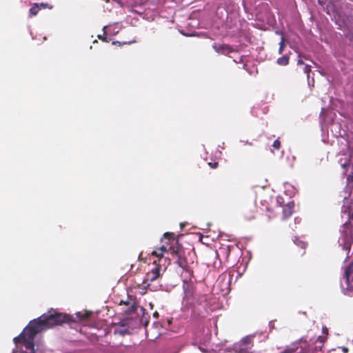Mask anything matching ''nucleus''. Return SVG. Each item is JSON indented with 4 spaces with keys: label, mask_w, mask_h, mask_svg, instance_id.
Masks as SVG:
<instances>
[{
    "label": "nucleus",
    "mask_w": 353,
    "mask_h": 353,
    "mask_svg": "<svg viewBox=\"0 0 353 353\" xmlns=\"http://www.w3.org/2000/svg\"><path fill=\"white\" fill-rule=\"evenodd\" d=\"M74 321L73 317L70 315L55 311H50L47 314H42L37 319L31 321L30 323L40 332L54 326L61 325L63 323Z\"/></svg>",
    "instance_id": "nucleus-1"
},
{
    "label": "nucleus",
    "mask_w": 353,
    "mask_h": 353,
    "mask_svg": "<svg viewBox=\"0 0 353 353\" xmlns=\"http://www.w3.org/2000/svg\"><path fill=\"white\" fill-rule=\"evenodd\" d=\"M325 341L324 336H318L316 339H310V341L301 338L286 346L281 353H314L322 350Z\"/></svg>",
    "instance_id": "nucleus-2"
},
{
    "label": "nucleus",
    "mask_w": 353,
    "mask_h": 353,
    "mask_svg": "<svg viewBox=\"0 0 353 353\" xmlns=\"http://www.w3.org/2000/svg\"><path fill=\"white\" fill-rule=\"evenodd\" d=\"M39 332L30 323L23 330L19 336L14 339V343L23 346L25 350L22 353H35L34 341Z\"/></svg>",
    "instance_id": "nucleus-3"
},
{
    "label": "nucleus",
    "mask_w": 353,
    "mask_h": 353,
    "mask_svg": "<svg viewBox=\"0 0 353 353\" xmlns=\"http://www.w3.org/2000/svg\"><path fill=\"white\" fill-rule=\"evenodd\" d=\"M161 241L163 245L152 251L151 254L152 256L163 258L165 252H170V254H172L173 250L176 249L177 245H179L177 239L175 238V234L172 232H165L161 239Z\"/></svg>",
    "instance_id": "nucleus-4"
},
{
    "label": "nucleus",
    "mask_w": 353,
    "mask_h": 353,
    "mask_svg": "<svg viewBox=\"0 0 353 353\" xmlns=\"http://www.w3.org/2000/svg\"><path fill=\"white\" fill-rule=\"evenodd\" d=\"M157 259L154 260L150 270L146 273L145 277L143 282V288L150 286V282L154 281L160 278L165 271V268L161 264L163 258L157 257Z\"/></svg>",
    "instance_id": "nucleus-5"
},
{
    "label": "nucleus",
    "mask_w": 353,
    "mask_h": 353,
    "mask_svg": "<svg viewBox=\"0 0 353 353\" xmlns=\"http://www.w3.org/2000/svg\"><path fill=\"white\" fill-rule=\"evenodd\" d=\"M172 257L175 263L183 270H187L188 267V261L185 256V251L181 245H177L176 249L172 252Z\"/></svg>",
    "instance_id": "nucleus-6"
},
{
    "label": "nucleus",
    "mask_w": 353,
    "mask_h": 353,
    "mask_svg": "<svg viewBox=\"0 0 353 353\" xmlns=\"http://www.w3.org/2000/svg\"><path fill=\"white\" fill-rule=\"evenodd\" d=\"M254 335H249L244 337L240 341L233 345V349L237 353H246L252 346L253 338Z\"/></svg>",
    "instance_id": "nucleus-7"
},
{
    "label": "nucleus",
    "mask_w": 353,
    "mask_h": 353,
    "mask_svg": "<svg viewBox=\"0 0 353 353\" xmlns=\"http://www.w3.org/2000/svg\"><path fill=\"white\" fill-rule=\"evenodd\" d=\"M119 305H125L128 306V308L124 310L123 312L127 314H130L136 311L137 310V304L135 301L129 297L126 301H121Z\"/></svg>",
    "instance_id": "nucleus-8"
},
{
    "label": "nucleus",
    "mask_w": 353,
    "mask_h": 353,
    "mask_svg": "<svg viewBox=\"0 0 353 353\" xmlns=\"http://www.w3.org/2000/svg\"><path fill=\"white\" fill-rule=\"evenodd\" d=\"M212 47L216 52L223 54H227L233 52L232 48L228 44L214 43Z\"/></svg>",
    "instance_id": "nucleus-9"
},
{
    "label": "nucleus",
    "mask_w": 353,
    "mask_h": 353,
    "mask_svg": "<svg viewBox=\"0 0 353 353\" xmlns=\"http://www.w3.org/2000/svg\"><path fill=\"white\" fill-rule=\"evenodd\" d=\"M294 203H289L287 205H284L283 208V219H285L290 216L293 213Z\"/></svg>",
    "instance_id": "nucleus-10"
},
{
    "label": "nucleus",
    "mask_w": 353,
    "mask_h": 353,
    "mask_svg": "<svg viewBox=\"0 0 353 353\" xmlns=\"http://www.w3.org/2000/svg\"><path fill=\"white\" fill-rule=\"evenodd\" d=\"M39 10V3H34L33 6L30 8L29 10V17H32L36 15H37Z\"/></svg>",
    "instance_id": "nucleus-11"
},
{
    "label": "nucleus",
    "mask_w": 353,
    "mask_h": 353,
    "mask_svg": "<svg viewBox=\"0 0 353 353\" xmlns=\"http://www.w3.org/2000/svg\"><path fill=\"white\" fill-rule=\"evenodd\" d=\"M278 64L281 65H286L289 63V57L284 55L277 59Z\"/></svg>",
    "instance_id": "nucleus-12"
},
{
    "label": "nucleus",
    "mask_w": 353,
    "mask_h": 353,
    "mask_svg": "<svg viewBox=\"0 0 353 353\" xmlns=\"http://www.w3.org/2000/svg\"><path fill=\"white\" fill-rule=\"evenodd\" d=\"M91 314L90 312H85L83 313L78 312L77 313V315L80 321L85 320L89 318L90 315Z\"/></svg>",
    "instance_id": "nucleus-13"
},
{
    "label": "nucleus",
    "mask_w": 353,
    "mask_h": 353,
    "mask_svg": "<svg viewBox=\"0 0 353 353\" xmlns=\"http://www.w3.org/2000/svg\"><path fill=\"white\" fill-rule=\"evenodd\" d=\"M272 146L276 150H279L281 148V142L279 139H276L274 141Z\"/></svg>",
    "instance_id": "nucleus-14"
},
{
    "label": "nucleus",
    "mask_w": 353,
    "mask_h": 353,
    "mask_svg": "<svg viewBox=\"0 0 353 353\" xmlns=\"http://www.w3.org/2000/svg\"><path fill=\"white\" fill-rule=\"evenodd\" d=\"M284 47H285V43H284V39L282 38L281 39V41L279 43V52L281 54L282 53L283 49H284Z\"/></svg>",
    "instance_id": "nucleus-15"
},
{
    "label": "nucleus",
    "mask_w": 353,
    "mask_h": 353,
    "mask_svg": "<svg viewBox=\"0 0 353 353\" xmlns=\"http://www.w3.org/2000/svg\"><path fill=\"white\" fill-rule=\"evenodd\" d=\"M322 334H323V335L321 336H324L325 338V341H326L327 336L328 335V329L326 327H323Z\"/></svg>",
    "instance_id": "nucleus-16"
},
{
    "label": "nucleus",
    "mask_w": 353,
    "mask_h": 353,
    "mask_svg": "<svg viewBox=\"0 0 353 353\" xmlns=\"http://www.w3.org/2000/svg\"><path fill=\"white\" fill-rule=\"evenodd\" d=\"M208 165L210 166L211 168H216L219 163L218 162H210L208 163Z\"/></svg>",
    "instance_id": "nucleus-17"
},
{
    "label": "nucleus",
    "mask_w": 353,
    "mask_h": 353,
    "mask_svg": "<svg viewBox=\"0 0 353 353\" xmlns=\"http://www.w3.org/2000/svg\"><path fill=\"white\" fill-rule=\"evenodd\" d=\"M39 10H41L42 8L44 9V8H48V4L45 3H39Z\"/></svg>",
    "instance_id": "nucleus-18"
},
{
    "label": "nucleus",
    "mask_w": 353,
    "mask_h": 353,
    "mask_svg": "<svg viewBox=\"0 0 353 353\" xmlns=\"http://www.w3.org/2000/svg\"><path fill=\"white\" fill-rule=\"evenodd\" d=\"M348 180L353 182V172L350 175H349Z\"/></svg>",
    "instance_id": "nucleus-19"
},
{
    "label": "nucleus",
    "mask_w": 353,
    "mask_h": 353,
    "mask_svg": "<svg viewBox=\"0 0 353 353\" xmlns=\"http://www.w3.org/2000/svg\"><path fill=\"white\" fill-rule=\"evenodd\" d=\"M159 314L158 312L156 311L153 313V316L155 317L156 319H157L159 317Z\"/></svg>",
    "instance_id": "nucleus-20"
},
{
    "label": "nucleus",
    "mask_w": 353,
    "mask_h": 353,
    "mask_svg": "<svg viewBox=\"0 0 353 353\" xmlns=\"http://www.w3.org/2000/svg\"><path fill=\"white\" fill-rule=\"evenodd\" d=\"M99 38L100 39H101L102 41H106V42L108 41V40H107L106 37H103L99 36Z\"/></svg>",
    "instance_id": "nucleus-21"
},
{
    "label": "nucleus",
    "mask_w": 353,
    "mask_h": 353,
    "mask_svg": "<svg viewBox=\"0 0 353 353\" xmlns=\"http://www.w3.org/2000/svg\"><path fill=\"white\" fill-rule=\"evenodd\" d=\"M348 165H349V163H345L342 164V166H343V168H345V167H347V166H348Z\"/></svg>",
    "instance_id": "nucleus-22"
},
{
    "label": "nucleus",
    "mask_w": 353,
    "mask_h": 353,
    "mask_svg": "<svg viewBox=\"0 0 353 353\" xmlns=\"http://www.w3.org/2000/svg\"><path fill=\"white\" fill-rule=\"evenodd\" d=\"M343 351L344 352H348V349H347V347H343Z\"/></svg>",
    "instance_id": "nucleus-23"
},
{
    "label": "nucleus",
    "mask_w": 353,
    "mask_h": 353,
    "mask_svg": "<svg viewBox=\"0 0 353 353\" xmlns=\"http://www.w3.org/2000/svg\"><path fill=\"white\" fill-rule=\"evenodd\" d=\"M350 220L353 221V212L350 214Z\"/></svg>",
    "instance_id": "nucleus-24"
},
{
    "label": "nucleus",
    "mask_w": 353,
    "mask_h": 353,
    "mask_svg": "<svg viewBox=\"0 0 353 353\" xmlns=\"http://www.w3.org/2000/svg\"><path fill=\"white\" fill-rule=\"evenodd\" d=\"M246 218H247L248 219H251L252 218H254V216H247Z\"/></svg>",
    "instance_id": "nucleus-25"
},
{
    "label": "nucleus",
    "mask_w": 353,
    "mask_h": 353,
    "mask_svg": "<svg viewBox=\"0 0 353 353\" xmlns=\"http://www.w3.org/2000/svg\"><path fill=\"white\" fill-rule=\"evenodd\" d=\"M230 246H228V253H229V252H230Z\"/></svg>",
    "instance_id": "nucleus-26"
},
{
    "label": "nucleus",
    "mask_w": 353,
    "mask_h": 353,
    "mask_svg": "<svg viewBox=\"0 0 353 353\" xmlns=\"http://www.w3.org/2000/svg\"><path fill=\"white\" fill-rule=\"evenodd\" d=\"M148 322L147 321V322H145V325H145V326H147V325H148Z\"/></svg>",
    "instance_id": "nucleus-27"
}]
</instances>
